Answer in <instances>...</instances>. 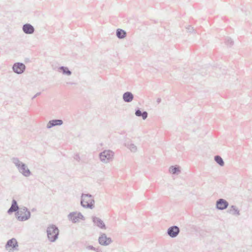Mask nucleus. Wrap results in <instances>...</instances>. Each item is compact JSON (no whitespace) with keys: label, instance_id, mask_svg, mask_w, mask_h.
Masks as SVG:
<instances>
[{"label":"nucleus","instance_id":"obj_1","mask_svg":"<svg viewBox=\"0 0 252 252\" xmlns=\"http://www.w3.org/2000/svg\"><path fill=\"white\" fill-rule=\"evenodd\" d=\"M12 161L15 164L19 172L24 176L28 177L32 174L31 171L27 167L26 164L20 161L18 158H13Z\"/></svg>","mask_w":252,"mask_h":252},{"label":"nucleus","instance_id":"obj_2","mask_svg":"<svg viewBox=\"0 0 252 252\" xmlns=\"http://www.w3.org/2000/svg\"><path fill=\"white\" fill-rule=\"evenodd\" d=\"M59 232V229L56 225L53 224L49 225L46 229L48 240L51 242H55L58 239Z\"/></svg>","mask_w":252,"mask_h":252},{"label":"nucleus","instance_id":"obj_3","mask_svg":"<svg viewBox=\"0 0 252 252\" xmlns=\"http://www.w3.org/2000/svg\"><path fill=\"white\" fill-rule=\"evenodd\" d=\"M81 205L85 208L92 209L94 206V200L92 195L89 193H82L81 195Z\"/></svg>","mask_w":252,"mask_h":252},{"label":"nucleus","instance_id":"obj_4","mask_svg":"<svg viewBox=\"0 0 252 252\" xmlns=\"http://www.w3.org/2000/svg\"><path fill=\"white\" fill-rule=\"evenodd\" d=\"M31 212L26 207L19 208L16 213V216L18 220L23 221L29 220L31 217Z\"/></svg>","mask_w":252,"mask_h":252},{"label":"nucleus","instance_id":"obj_5","mask_svg":"<svg viewBox=\"0 0 252 252\" xmlns=\"http://www.w3.org/2000/svg\"><path fill=\"white\" fill-rule=\"evenodd\" d=\"M114 155V152L111 150H104L99 153V157L101 161L107 163L112 160Z\"/></svg>","mask_w":252,"mask_h":252},{"label":"nucleus","instance_id":"obj_6","mask_svg":"<svg viewBox=\"0 0 252 252\" xmlns=\"http://www.w3.org/2000/svg\"><path fill=\"white\" fill-rule=\"evenodd\" d=\"M5 249H8V248H11L9 252H12L14 251L18 250V244L16 239L12 238L7 242L5 246Z\"/></svg>","mask_w":252,"mask_h":252},{"label":"nucleus","instance_id":"obj_7","mask_svg":"<svg viewBox=\"0 0 252 252\" xmlns=\"http://www.w3.org/2000/svg\"><path fill=\"white\" fill-rule=\"evenodd\" d=\"M12 70L15 73L20 74L25 71L26 65L22 63H16L12 66Z\"/></svg>","mask_w":252,"mask_h":252},{"label":"nucleus","instance_id":"obj_8","mask_svg":"<svg viewBox=\"0 0 252 252\" xmlns=\"http://www.w3.org/2000/svg\"><path fill=\"white\" fill-rule=\"evenodd\" d=\"M98 243L102 246H108L112 242L110 237H107L106 234L101 233L98 239Z\"/></svg>","mask_w":252,"mask_h":252},{"label":"nucleus","instance_id":"obj_9","mask_svg":"<svg viewBox=\"0 0 252 252\" xmlns=\"http://www.w3.org/2000/svg\"><path fill=\"white\" fill-rule=\"evenodd\" d=\"M229 206L228 202L224 199L220 198L217 200L216 208L219 210L226 209Z\"/></svg>","mask_w":252,"mask_h":252},{"label":"nucleus","instance_id":"obj_10","mask_svg":"<svg viewBox=\"0 0 252 252\" xmlns=\"http://www.w3.org/2000/svg\"><path fill=\"white\" fill-rule=\"evenodd\" d=\"M180 233V228L176 225L172 226L167 229V233L171 238L176 237Z\"/></svg>","mask_w":252,"mask_h":252},{"label":"nucleus","instance_id":"obj_11","mask_svg":"<svg viewBox=\"0 0 252 252\" xmlns=\"http://www.w3.org/2000/svg\"><path fill=\"white\" fill-rule=\"evenodd\" d=\"M63 124V121L61 119H54L49 121L46 126L48 129H50L54 126H60Z\"/></svg>","mask_w":252,"mask_h":252},{"label":"nucleus","instance_id":"obj_12","mask_svg":"<svg viewBox=\"0 0 252 252\" xmlns=\"http://www.w3.org/2000/svg\"><path fill=\"white\" fill-rule=\"evenodd\" d=\"M92 220L94 224L102 229H106V226L102 220L96 217H93Z\"/></svg>","mask_w":252,"mask_h":252},{"label":"nucleus","instance_id":"obj_13","mask_svg":"<svg viewBox=\"0 0 252 252\" xmlns=\"http://www.w3.org/2000/svg\"><path fill=\"white\" fill-rule=\"evenodd\" d=\"M19 210V206L17 204V201L13 199L12 201L11 205L10 208L7 210V213L8 214H11L13 212H17Z\"/></svg>","mask_w":252,"mask_h":252},{"label":"nucleus","instance_id":"obj_14","mask_svg":"<svg viewBox=\"0 0 252 252\" xmlns=\"http://www.w3.org/2000/svg\"><path fill=\"white\" fill-rule=\"evenodd\" d=\"M23 32L26 34H32L34 32V27L30 24H26L23 26Z\"/></svg>","mask_w":252,"mask_h":252},{"label":"nucleus","instance_id":"obj_15","mask_svg":"<svg viewBox=\"0 0 252 252\" xmlns=\"http://www.w3.org/2000/svg\"><path fill=\"white\" fill-rule=\"evenodd\" d=\"M134 98V95L130 92H126L123 95V99L126 102H130Z\"/></svg>","mask_w":252,"mask_h":252},{"label":"nucleus","instance_id":"obj_16","mask_svg":"<svg viewBox=\"0 0 252 252\" xmlns=\"http://www.w3.org/2000/svg\"><path fill=\"white\" fill-rule=\"evenodd\" d=\"M135 114L137 117H142L144 120H146L148 116V114L147 111H142L140 108H137L135 110Z\"/></svg>","mask_w":252,"mask_h":252},{"label":"nucleus","instance_id":"obj_17","mask_svg":"<svg viewBox=\"0 0 252 252\" xmlns=\"http://www.w3.org/2000/svg\"><path fill=\"white\" fill-rule=\"evenodd\" d=\"M227 213L235 216H239L240 211L235 205H231L227 210Z\"/></svg>","mask_w":252,"mask_h":252},{"label":"nucleus","instance_id":"obj_18","mask_svg":"<svg viewBox=\"0 0 252 252\" xmlns=\"http://www.w3.org/2000/svg\"><path fill=\"white\" fill-rule=\"evenodd\" d=\"M117 37L119 39H124L125 38L126 36V32L122 29H118L116 30V33Z\"/></svg>","mask_w":252,"mask_h":252},{"label":"nucleus","instance_id":"obj_19","mask_svg":"<svg viewBox=\"0 0 252 252\" xmlns=\"http://www.w3.org/2000/svg\"><path fill=\"white\" fill-rule=\"evenodd\" d=\"M169 171L174 175H178L181 172L180 168L178 165L171 166L169 167Z\"/></svg>","mask_w":252,"mask_h":252},{"label":"nucleus","instance_id":"obj_20","mask_svg":"<svg viewBox=\"0 0 252 252\" xmlns=\"http://www.w3.org/2000/svg\"><path fill=\"white\" fill-rule=\"evenodd\" d=\"M67 217H68V220H71L73 223H76L77 222H78L79 221L77 217V213L76 212H73L70 213L68 215Z\"/></svg>","mask_w":252,"mask_h":252},{"label":"nucleus","instance_id":"obj_21","mask_svg":"<svg viewBox=\"0 0 252 252\" xmlns=\"http://www.w3.org/2000/svg\"><path fill=\"white\" fill-rule=\"evenodd\" d=\"M59 69L62 72L63 74L69 76L72 73L71 71L69 70L67 67L62 66L60 67Z\"/></svg>","mask_w":252,"mask_h":252},{"label":"nucleus","instance_id":"obj_22","mask_svg":"<svg viewBox=\"0 0 252 252\" xmlns=\"http://www.w3.org/2000/svg\"><path fill=\"white\" fill-rule=\"evenodd\" d=\"M215 161L220 166H223L224 164L223 159L220 156H215L214 158Z\"/></svg>","mask_w":252,"mask_h":252},{"label":"nucleus","instance_id":"obj_23","mask_svg":"<svg viewBox=\"0 0 252 252\" xmlns=\"http://www.w3.org/2000/svg\"><path fill=\"white\" fill-rule=\"evenodd\" d=\"M126 146L127 147V148H128L131 152H136L137 151V147L133 143H128L127 142L126 144Z\"/></svg>","mask_w":252,"mask_h":252},{"label":"nucleus","instance_id":"obj_24","mask_svg":"<svg viewBox=\"0 0 252 252\" xmlns=\"http://www.w3.org/2000/svg\"><path fill=\"white\" fill-rule=\"evenodd\" d=\"M225 44L227 46H232L234 43L233 41L232 40L231 38H230L229 37H227L225 39Z\"/></svg>","mask_w":252,"mask_h":252},{"label":"nucleus","instance_id":"obj_25","mask_svg":"<svg viewBox=\"0 0 252 252\" xmlns=\"http://www.w3.org/2000/svg\"><path fill=\"white\" fill-rule=\"evenodd\" d=\"M77 217L78 220L79 219L82 220H85V217L80 212L77 213Z\"/></svg>","mask_w":252,"mask_h":252},{"label":"nucleus","instance_id":"obj_26","mask_svg":"<svg viewBox=\"0 0 252 252\" xmlns=\"http://www.w3.org/2000/svg\"><path fill=\"white\" fill-rule=\"evenodd\" d=\"M187 31L189 32H191L193 31V28L190 26H189L186 28Z\"/></svg>","mask_w":252,"mask_h":252},{"label":"nucleus","instance_id":"obj_27","mask_svg":"<svg viewBox=\"0 0 252 252\" xmlns=\"http://www.w3.org/2000/svg\"><path fill=\"white\" fill-rule=\"evenodd\" d=\"M74 159L78 161V162L80 160V157L79 156V155L78 154H76L75 155L74 157Z\"/></svg>","mask_w":252,"mask_h":252},{"label":"nucleus","instance_id":"obj_28","mask_svg":"<svg viewBox=\"0 0 252 252\" xmlns=\"http://www.w3.org/2000/svg\"><path fill=\"white\" fill-rule=\"evenodd\" d=\"M86 249L88 250H92L94 251V247L93 246L89 245L86 247Z\"/></svg>","mask_w":252,"mask_h":252},{"label":"nucleus","instance_id":"obj_29","mask_svg":"<svg viewBox=\"0 0 252 252\" xmlns=\"http://www.w3.org/2000/svg\"><path fill=\"white\" fill-rule=\"evenodd\" d=\"M41 94V93L40 92H38V93H37L32 97V99H34L35 97H36L37 96L40 95Z\"/></svg>","mask_w":252,"mask_h":252},{"label":"nucleus","instance_id":"obj_30","mask_svg":"<svg viewBox=\"0 0 252 252\" xmlns=\"http://www.w3.org/2000/svg\"><path fill=\"white\" fill-rule=\"evenodd\" d=\"M94 251H95L96 252H102L99 247H98V248L94 247Z\"/></svg>","mask_w":252,"mask_h":252},{"label":"nucleus","instance_id":"obj_31","mask_svg":"<svg viewBox=\"0 0 252 252\" xmlns=\"http://www.w3.org/2000/svg\"><path fill=\"white\" fill-rule=\"evenodd\" d=\"M161 98H158L157 100V102L158 104H159V103H160L161 102Z\"/></svg>","mask_w":252,"mask_h":252},{"label":"nucleus","instance_id":"obj_32","mask_svg":"<svg viewBox=\"0 0 252 252\" xmlns=\"http://www.w3.org/2000/svg\"><path fill=\"white\" fill-rule=\"evenodd\" d=\"M67 84H70V85H73V84H75L74 83H72V82H69V83H67Z\"/></svg>","mask_w":252,"mask_h":252}]
</instances>
